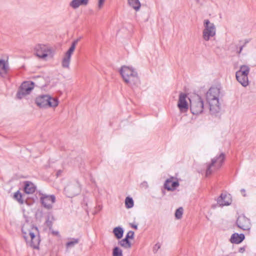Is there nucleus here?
<instances>
[{"instance_id":"1","label":"nucleus","mask_w":256,"mask_h":256,"mask_svg":"<svg viewBox=\"0 0 256 256\" xmlns=\"http://www.w3.org/2000/svg\"><path fill=\"white\" fill-rule=\"evenodd\" d=\"M119 72L124 82L132 89L138 88L140 84L136 71L132 67L122 66Z\"/></svg>"},{"instance_id":"2","label":"nucleus","mask_w":256,"mask_h":256,"mask_svg":"<svg viewBox=\"0 0 256 256\" xmlns=\"http://www.w3.org/2000/svg\"><path fill=\"white\" fill-rule=\"evenodd\" d=\"M220 88L216 87H212L206 94V98L209 104V109L212 114H216L220 110L219 97Z\"/></svg>"},{"instance_id":"3","label":"nucleus","mask_w":256,"mask_h":256,"mask_svg":"<svg viewBox=\"0 0 256 256\" xmlns=\"http://www.w3.org/2000/svg\"><path fill=\"white\" fill-rule=\"evenodd\" d=\"M22 232L23 236L26 240H28V236H30L31 246L34 248H38L40 242L39 236H36L38 233V228L30 223L26 222L22 227Z\"/></svg>"},{"instance_id":"4","label":"nucleus","mask_w":256,"mask_h":256,"mask_svg":"<svg viewBox=\"0 0 256 256\" xmlns=\"http://www.w3.org/2000/svg\"><path fill=\"white\" fill-rule=\"evenodd\" d=\"M36 104L40 108L56 107L58 104L56 98H52L48 94L40 95L35 100Z\"/></svg>"},{"instance_id":"5","label":"nucleus","mask_w":256,"mask_h":256,"mask_svg":"<svg viewBox=\"0 0 256 256\" xmlns=\"http://www.w3.org/2000/svg\"><path fill=\"white\" fill-rule=\"evenodd\" d=\"M250 72V68L246 65H242L236 73V80L244 86L246 87L249 84L248 74Z\"/></svg>"},{"instance_id":"6","label":"nucleus","mask_w":256,"mask_h":256,"mask_svg":"<svg viewBox=\"0 0 256 256\" xmlns=\"http://www.w3.org/2000/svg\"><path fill=\"white\" fill-rule=\"evenodd\" d=\"M190 109L193 114L197 115L202 113L205 109L202 98L197 95L190 100Z\"/></svg>"},{"instance_id":"7","label":"nucleus","mask_w":256,"mask_h":256,"mask_svg":"<svg viewBox=\"0 0 256 256\" xmlns=\"http://www.w3.org/2000/svg\"><path fill=\"white\" fill-rule=\"evenodd\" d=\"M204 28L202 30V38L206 41H208L216 34V28L213 23L210 22L208 20H204Z\"/></svg>"},{"instance_id":"8","label":"nucleus","mask_w":256,"mask_h":256,"mask_svg":"<svg viewBox=\"0 0 256 256\" xmlns=\"http://www.w3.org/2000/svg\"><path fill=\"white\" fill-rule=\"evenodd\" d=\"M225 154L222 152L218 156H216L212 160L211 164H208L206 170V176L210 175L212 172L213 168L214 170H217L220 168L225 160Z\"/></svg>"},{"instance_id":"9","label":"nucleus","mask_w":256,"mask_h":256,"mask_svg":"<svg viewBox=\"0 0 256 256\" xmlns=\"http://www.w3.org/2000/svg\"><path fill=\"white\" fill-rule=\"evenodd\" d=\"M80 191V184L76 180L69 183L64 189L65 194L68 198H72L78 194Z\"/></svg>"},{"instance_id":"10","label":"nucleus","mask_w":256,"mask_h":256,"mask_svg":"<svg viewBox=\"0 0 256 256\" xmlns=\"http://www.w3.org/2000/svg\"><path fill=\"white\" fill-rule=\"evenodd\" d=\"M34 88V82H24L16 94V98L22 99L25 96L29 94Z\"/></svg>"},{"instance_id":"11","label":"nucleus","mask_w":256,"mask_h":256,"mask_svg":"<svg viewBox=\"0 0 256 256\" xmlns=\"http://www.w3.org/2000/svg\"><path fill=\"white\" fill-rule=\"evenodd\" d=\"M41 195L40 202L42 206L48 210L52 209L53 204L56 202V197L54 194L48 195L40 193Z\"/></svg>"},{"instance_id":"12","label":"nucleus","mask_w":256,"mask_h":256,"mask_svg":"<svg viewBox=\"0 0 256 256\" xmlns=\"http://www.w3.org/2000/svg\"><path fill=\"white\" fill-rule=\"evenodd\" d=\"M236 224L239 228L244 230H248L250 229V220L243 214L238 216Z\"/></svg>"},{"instance_id":"13","label":"nucleus","mask_w":256,"mask_h":256,"mask_svg":"<svg viewBox=\"0 0 256 256\" xmlns=\"http://www.w3.org/2000/svg\"><path fill=\"white\" fill-rule=\"evenodd\" d=\"M36 54L40 58L44 59L50 54V48L44 44H38L35 48Z\"/></svg>"},{"instance_id":"14","label":"nucleus","mask_w":256,"mask_h":256,"mask_svg":"<svg viewBox=\"0 0 256 256\" xmlns=\"http://www.w3.org/2000/svg\"><path fill=\"white\" fill-rule=\"evenodd\" d=\"M216 202L220 206H230L232 202V196L230 194L222 193L217 198Z\"/></svg>"},{"instance_id":"15","label":"nucleus","mask_w":256,"mask_h":256,"mask_svg":"<svg viewBox=\"0 0 256 256\" xmlns=\"http://www.w3.org/2000/svg\"><path fill=\"white\" fill-rule=\"evenodd\" d=\"M74 46H70L68 50L66 52L64 56L62 58V66L64 68H69L71 56L73 54L75 48Z\"/></svg>"},{"instance_id":"16","label":"nucleus","mask_w":256,"mask_h":256,"mask_svg":"<svg viewBox=\"0 0 256 256\" xmlns=\"http://www.w3.org/2000/svg\"><path fill=\"white\" fill-rule=\"evenodd\" d=\"M186 94L181 93L179 96L178 106L181 112H186L188 108V102L186 100Z\"/></svg>"},{"instance_id":"17","label":"nucleus","mask_w":256,"mask_h":256,"mask_svg":"<svg viewBox=\"0 0 256 256\" xmlns=\"http://www.w3.org/2000/svg\"><path fill=\"white\" fill-rule=\"evenodd\" d=\"M245 236L243 234L234 233L230 237V242L232 244H238L242 242Z\"/></svg>"},{"instance_id":"18","label":"nucleus","mask_w":256,"mask_h":256,"mask_svg":"<svg viewBox=\"0 0 256 256\" xmlns=\"http://www.w3.org/2000/svg\"><path fill=\"white\" fill-rule=\"evenodd\" d=\"M8 68V63L3 59L0 60V75L2 77L4 78L6 76Z\"/></svg>"},{"instance_id":"19","label":"nucleus","mask_w":256,"mask_h":256,"mask_svg":"<svg viewBox=\"0 0 256 256\" xmlns=\"http://www.w3.org/2000/svg\"><path fill=\"white\" fill-rule=\"evenodd\" d=\"M88 1L89 0H72L70 3V6L74 9H76L80 6H86Z\"/></svg>"},{"instance_id":"20","label":"nucleus","mask_w":256,"mask_h":256,"mask_svg":"<svg viewBox=\"0 0 256 256\" xmlns=\"http://www.w3.org/2000/svg\"><path fill=\"white\" fill-rule=\"evenodd\" d=\"M36 190L35 185L30 181H26L24 182V190L26 194H33Z\"/></svg>"},{"instance_id":"21","label":"nucleus","mask_w":256,"mask_h":256,"mask_svg":"<svg viewBox=\"0 0 256 256\" xmlns=\"http://www.w3.org/2000/svg\"><path fill=\"white\" fill-rule=\"evenodd\" d=\"M124 232V229L120 226L116 227L113 230V234L116 238L118 240H120L122 238Z\"/></svg>"},{"instance_id":"22","label":"nucleus","mask_w":256,"mask_h":256,"mask_svg":"<svg viewBox=\"0 0 256 256\" xmlns=\"http://www.w3.org/2000/svg\"><path fill=\"white\" fill-rule=\"evenodd\" d=\"M118 244L124 248L128 249L132 247V244L129 240L124 238L118 242Z\"/></svg>"},{"instance_id":"23","label":"nucleus","mask_w":256,"mask_h":256,"mask_svg":"<svg viewBox=\"0 0 256 256\" xmlns=\"http://www.w3.org/2000/svg\"><path fill=\"white\" fill-rule=\"evenodd\" d=\"M128 4L136 11H138L141 6L139 0H128Z\"/></svg>"},{"instance_id":"24","label":"nucleus","mask_w":256,"mask_h":256,"mask_svg":"<svg viewBox=\"0 0 256 256\" xmlns=\"http://www.w3.org/2000/svg\"><path fill=\"white\" fill-rule=\"evenodd\" d=\"M134 200L132 198L128 196L125 200V206L127 208H130L134 206Z\"/></svg>"},{"instance_id":"25","label":"nucleus","mask_w":256,"mask_h":256,"mask_svg":"<svg viewBox=\"0 0 256 256\" xmlns=\"http://www.w3.org/2000/svg\"><path fill=\"white\" fill-rule=\"evenodd\" d=\"M79 242V239L72 238H71V240L68 242L66 244V247L67 248H71L74 247L76 244H78Z\"/></svg>"},{"instance_id":"26","label":"nucleus","mask_w":256,"mask_h":256,"mask_svg":"<svg viewBox=\"0 0 256 256\" xmlns=\"http://www.w3.org/2000/svg\"><path fill=\"white\" fill-rule=\"evenodd\" d=\"M112 256H123L122 250L118 246H116L112 250Z\"/></svg>"},{"instance_id":"27","label":"nucleus","mask_w":256,"mask_h":256,"mask_svg":"<svg viewBox=\"0 0 256 256\" xmlns=\"http://www.w3.org/2000/svg\"><path fill=\"white\" fill-rule=\"evenodd\" d=\"M184 210L182 207H180L175 212V217L176 219H180L183 214Z\"/></svg>"},{"instance_id":"28","label":"nucleus","mask_w":256,"mask_h":256,"mask_svg":"<svg viewBox=\"0 0 256 256\" xmlns=\"http://www.w3.org/2000/svg\"><path fill=\"white\" fill-rule=\"evenodd\" d=\"M14 198L16 199L20 204H23L24 201L22 199V196L21 193L19 191H17L14 194Z\"/></svg>"},{"instance_id":"29","label":"nucleus","mask_w":256,"mask_h":256,"mask_svg":"<svg viewBox=\"0 0 256 256\" xmlns=\"http://www.w3.org/2000/svg\"><path fill=\"white\" fill-rule=\"evenodd\" d=\"M172 182V180L170 179H168L164 182V186L166 189L168 190H172V188H171V186H170V184Z\"/></svg>"},{"instance_id":"30","label":"nucleus","mask_w":256,"mask_h":256,"mask_svg":"<svg viewBox=\"0 0 256 256\" xmlns=\"http://www.w3.org/2000/svg\"><path fill=\"white\" fill-rule=\"evenodd\" d=\"M134 233L133 231L130 230L126 234L125 238H126L128 240L129 238L132 239L134 238Z\"/></svg>"},{"instance_id":"31","label":"nucleus","mask_w":256,"mask_h":256,"mask_svg":"<svg viewBox=\"0 0 256 256\" xmlns=\"http://www.w3.org/2000/svg\"><path fill=\"white\" fill-rule=\"evenodd\" d=\"M170 184H171V188H172V190H173L175 188H176V187H178L179 186V183L177 181L172 182H172Z\"/></svg>"},{"instance_id":"32","label":"nucleus","mask_w":256,"mask_h":256,"mask_svg":"<svg viewBox=\"0 0 256 256\" xmlns=\"http://www.w3.org/2000/svg\"><path fill=\"white\" fill-rule=\"evenodd\" d=\"M160 248V244L159 243L156 244L153 248L154 252V253L157 252Z\"/></svg>"},{"instance_id":"33","label":"nucleus","mask_w":256,"mask_h":256,"mask_svg":"<svg viewBox=\"0 0 256 256\" xmlns=\"http://www.w3.org/2000/svg\"><path fill=\"white\" fill-rule=\"evenodd\" d=\"M105 0H98V8L99 9H101L102 7Z\"/></svg>"},{"instance_id":"34","label":"nucleus","mask_w":256,"mask_h":256,"mask_svg":"<svg viewBox=\"0 0 256 256\" xmlns=\"http://www.w3.org/2000/svg\"><path fill=\"white\" fill-rule=\"evenodd\" d=\"M79 40V39H77L76 40H74L71 46H74V48H76V44H78V42Z\"/></svg>"},{"instance_id":"35","label":"nucleus","mask_w":256,"mask_h":256,"mask_svg":"<svg viewBox=\"0 0 256 256\" xmlns=\"http://www.w3.org/2000/svg\"><path fill=\"white\" fill-rule=\"evenodd\" d=\"M79 40V39H77L76 40H74L71 46H74V48H76V44H78V42Z\"/></svg>"},{"instance_id":"36","label":"nucleus","mask_w":256,"mask_h":256,"mask_svg":"<svg viewBox=\"0 0 256 256\" xmlns=\"http://www.w3.org/2000/svg\"><path fill=\"white\" fill-rule=\"evenodd\" d=\"M246 250V246L241 247L238 250V252L240 253H244Z\"/></svg>"},{"instance_id":"37","label":"nucleus","mask_w":256,"mask_h":256,"mask_svg":"<svg viewBox=\"0 0 256 256\" xmlns=\"http://www.w3.org/2000/svg\"><path fill=\"white\" fill-rule=\"evenodd\" d=\"M130 225L132 228H134L136 230L138 229V226L136 224H132Z\"/></svg>"},{"instance_id":"38","label":"nucleus","mask_w":256,"mask_h":256,"mask_svg":"<svg viewBox=\"0 0 256 256\" xmlns=\"http://www.w3.org/2000/svg\"><path fill=\"white\" fill-rule=\"evenodd\" d=\"M244 45H243V46H240V50H239V51H238V53L239 54L242 52V50L243 48L244 47Z\"/></svg>"},{"instance_id":"39","label":"nucleus","mask_w":256,"mask_h":256,"mask_svg":"<svg viewBox=\"0 0 256 256\" xmlns=\"http://www.w3.org/2000/svg\"><path fill=\"white\" fill-rule=\"evenodd\" d=\"M62 172V171L61 170H59L57 172V176H58L59 175H60V173Z\"/></svg>"},{"instance_id":"40","label":"nucleus","mask_w":256,"mask_h":256,"mask_svg":"<svg viewBox=\"0 0 256 256\" xmlns=\"http://www.w3.org/2000/svg\"><path fill=\"white\" fill-rule=\"evenodd\" d=\"M144 184H146V186H148V184L146 182H144Z\"/></svg>"},{"instance_id":"41","label":"nucleus","mask_w":256,"mask_h":256,"mask_svg":"<svg viewBox=\"0 0 256 256\" xmlns=\"http://www.w3.org/2000/svg\"><path fill=\"white\" fill-rule=\"evenodd\" d=\"M241 192H245V190L244 189H242L241 190Z\"/></svg>"},{"instance_id":"42","label":"nucleus","mask_w":256,"mask_h":256,"mask_svg":"<svg viewBox=\"0 0 256 256\" xmlns=\"http://www.w3.org/2000/svg\"><path fill=\"white\" fill-rule=\"evenodd\" d=\"M248 40L246 41V42H245V44H246V43H248Z\"/></svg>"}]
</instances>
